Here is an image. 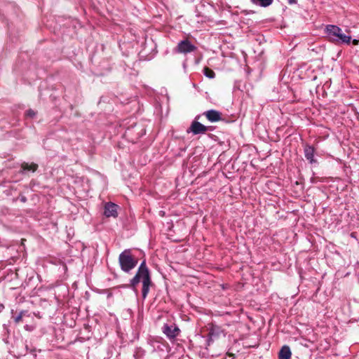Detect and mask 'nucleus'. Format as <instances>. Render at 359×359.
I'll return each mask as SVG.
<instances>
[{
  "label": "nucleus",
  "mask_w": 359,
  "mask_h": 359,
  "mask_svg": "<svg viewBox=\"0 0 359 359\" xmlns=\"http://www.w3.org/2000/svg\"><path fill=\"white\" fill-rule=\"evenodd\" d=\"M326 32L332 39H337L342 32L341 29L337 25H328L325 28Z\"/></svg>",
  "instance_id": "10"
},
{
  "label": "nucleus",
  "mask_w": 359,
  "mask_h": 359,
  "mask_svg": "<svg viewBox=\"0 0 359 359\" xmlns=\"http://www.w3.org/2000/svg\"><path fill=\"white\" fill-rule=\"evenodd\" d=\"M145 133H146L145 129L140 128V131L137 132V138L138 139V138L141 137L142 135H145Z\"/></svg>",
  "instance_id": "16"
},
{
  "label": "nucleus",
  "mask_w": 359,
  "mask_h": 359,
  "mask_svg": "<svg viewBox=\"0 0 359 359\" xmlns=\"http://www.w3.org/2000/svg\"><path fill=\"white\" fill-rule=\"evenodd\" d=\"M118 262L121 270L128 273L137 266L138 259L132 255L130 250H125L119 255Z\"/></svg>",
  "instance_id": "2"
},
{
  "label": "nucleus",
  "mask_w": 359,
  "mask_h": 359,
  "mask_svg": "<svg viewBox=\"0 0 359 359\" xmlns=\"http://www.w3.org/2000/svg\"><path fill=\"white\" fill-rule=\"evenodd\" d=\"M34 351H35V350H34V349H30V350H29V352H30V353H34Z\"/></svg>",
  "instance_id": "26"
},
{
  "label": "nucleus",
  "mask_w": 359,
  "mask_h": 359,
  "mask_svg": "<svg viewBox=\"0 0 359 359\" xmlns=\"http://www.w3.org/2000/svg\"><path fill=\"white\" fill-rule=\"evenodd\" d=\"M304 153L306 159L309 161L310 164H316L318 163V161L315 158V148L309 144H306L304 147Z\"/></svg>",
  "instance_id": "7"
},
{
  "label": "nucleus",
  "mask_w": 359,
  "mask_h": 359,
  "mask_svg": "<svg viewBox=\"0 0 359 359\" xmlns=\"http://www.w3.org/2000/svg\"><path fill=\"white\" fill-rule=\"evenodd\" d=\"M142 282V296L145 299L149 292L150 287L152 285L149 270L146 264L145 260L142 261L135 275L130 281V287L135 290L136 286Z\"/></svg>",
  "instance_id": "1"
},
{
  "label": "nucleus",
  "mask_w": 359,
  "mask_h": 359,
  "mask_svg": "<svg viewBox=\"0 0 359 359\" xmlns=\"http://www.w3.org/2000/svg\"><path fill=\"white\" fill-rule=\"evenodd\" d=\"M203 73L204 75L209 79H213L215 77V72L208 67H205L203 69Z\"/></svg>",
  "instance_id": "14"
},
{
  "label": "nucleus",
  "mask_w": 359,
  "mask_h": 359,
  "mask_svg": "<svg viewBox=\"0 0 359 359\" xmlns=\"http://www.w3.org/2000/svg\"><path fill=\"white\" fill-rule=\"evenodd\" d=\"M22 318L21 316H17L14 318V321L16 324L19 323L22 320Z\"/></svg>",
  "instance_id": "18"
},
{
  "label": "nucleus",
  "mask_w": 359,
  "mask_h": 359,
  "mask_svg": "<svg viewBox=\"0 0 359 359\" xmlns=\"http://www.w3.org/2000/svg\"><path fill=\"white\" fill-rule=\"evenodd\" d=\"M26 114L27 116L32 118L35 116L36 113L32 109H29L27 111Z\"/></svg>",
  "instance_id": "17"
},
{
  "label": "nucleus",
  "mask_w": 359,
  "mask_h": 359,
  "mask_svg": "<svg viewBox=\"0 0 359 359\" xmlns=\"http://www.w3.org/2000/svg\"><path fill=\"white\" fill-rule=\"evenodd\" d=\"M25 311H21L19 313L18 316H21V317L22 318V317H23V316L25 315Z\"/></svg>",
  "instance_id": "24"
},
{
  "label": "nucleus",
  "mask_w": 359,
  "mask_h": 359,
  "mask_svg": "<svg viewBox=\"0 0 359 359\" xmlns=\"http://www.w3.org/2000/svg\"><path fill=\"white\" fill-rule=\"evenodd\" d=\"M251 1L261 7H267L272 4L273 0H251Z\"/></svg>",
  "instance_id": "13"
},
{
  "label": "nucleus",
  "mask_w": 359,
  "mask_h": 359,
  "mask_svg": "<svg viewBox=\"0 0 359 359\" xmlns=\"http://www.w3.org/2000/svg\"><path fill=\"white\" fill-rule=\"evenodd\" d=\"M126 133H132V129L128 128V129L127 130V132H126Z\"/></svg>",
  "instance_id": "25"
},
{
  "label": "nucleus",
  "mask_w": 359,
  "mask_h": 359,
  "mask_svg": "<svg viewBox=\"0 0 359 359\" xmlns=\"http://www.w3.org/2000/svg\"><path fill=\"white\" fill-rule=\"evenodd\" d=\"M25 311H21L19 313L18 316H21V317L22 318V317H23V316L25 315Z\"/></svg>",
  "instance_id": "23"
},
{
  "label": "nucleus",
  "mask_w": 359,
  "mask_h": 359,
  "mask_svg": "<svg viewBox=\"0 0 359 359\" xmlns=\"http://www.w3.org/2000/svg\"><path fill=\"white\" fill-rule=\"evenodd\" d=\"M26 349L28 351L29 350V348L27 346H26Z\"/></svg>",
  "instance_id": "27"
},
{
  "label": "nucleus",
  "mask_w": 359,
  "mask_h": 359,
  "mask_svg": "<svg viewBox=\"0 0 359 359\" xmlns=\"http://www.w3.org/2000/svg\"><path fill=\"white\" fill-rule=\"evenodd\" d=\"M38 165L35 163H28L23 162L20 165L19 172L22 175H27L29 172H34L38 169Z\"/></svg>",
  "instance_id": "9"
},
{
  "label": "nucleus",
  "mask_w": 359,
  "mask_h": 359,
  "mask_svg": "<svg viewBox=\"0 0 359 359\" xmlns=\"http://www.w3.org/2000/svg\"><path fill=\"white\" fill-rule=\"evenodd\" d=\"M208 129L209 127L203 125L197 121H194L187 129V133H192L194 135L204 134Z\"/></svg>",
  "instance_id": "5"
},
{
  "label": "nucleus",
  "mask_w": 359,
  "mask_h": 359,
  "mask_svg": "<svg viewBox=\"0 0 359 359\" xmlns=\"http://www.w3.org/2000/svg\"><path fill=\"white\" fill-rule=\"evenodd\" d=\"M163 333L170 340L175 339L180 333V328L174 323L164 324L162 327Z\"/></svg>",
  "instance_id": "4"
},
{
  "label": "nucleus",
  "mask_w": 359,
  "mask_h": 359,
  "mask_svg": "<svg viewBox=\"0 0 359 359\" xmlns=\"http://www.w3.org/2000/svg\"><path fill=\"white\" fill-rule=\"evenodd\" d=\"M4 309H5L4 305L3 304H0V313H1Z\"/></svg>",
  "instance_id": "22"
},
{
  "label": "nucleus",
  "mask_w": 359,
  "mask_h": 359,
  "mask_svg": "<svg viewBox=\"0 0 359 359\" xmlns=\"http://www.w3.org/2000/svg\"><path fill=\"white\" fill-rule=\"evenodd\" d=\"M196 46L192 44L188 39L180 41L175 48V52L177 53L187 54L195 51Z\"/></svg>",
  "instance_id": "3"
},
{
  "label": "nucleus",
  "mask_w": 359,
  "mask_h": 359,
  "mask_svg": "<svg viewBox=\"0 0 359 359\" xmlns=\"http://www.w3.org/2000/svg\"><path fill=\"white\" fill-rule=\"evenodd\" d=\"M351 36H348L346 34H344L342 32L340 34V36L337 39L333 38V41H341V43L349 44L351 43Z\"/></svg>",
  "instance_id": "12"
},
{
  "label": "nucleus",
  "mask_w": 359,
  "mask_h": 359,
  "mask_svg": "<svg viewBox=\"0 0 359 359\" xmlns=\"http://www.w3.org/2000/svg\"><path fill=\"white\" fill-rule=\"evenodd\" d=\"M352 43H353V45L357 46L359 43V40L358 39H353L352 41Z\"/></svg>",
  "instance_id": "20"
},
{
  "label": "nucleus",
  "mask_w": 359,
  "mask_h": 359,
  "mask_svg": "<svg viewBox=\"0 0 359 359\" xmlns=\"http://www.w3.org/2000/svg\"><path fill=\"white\" fill-rule=\"evenodd\" d=\"M118 205L111 202L106 203L104 207V215L107 217L116 218L118 217Z\"/></svg>",
  "instance_id": "6"
},
{
  "label": "nucleus",
  "mask_w": 359,
  "mask_h": 359,
  "mask_svg": "<svg viewBox=\"0 0 359 359\" xmlns=\"http://www.w3.org/2000/svg\"><path fill=\"white\" fill-rule=\"evenodd\" d=\"M19 198L20 201L22 203H25L27 201V198L25 196H20Z\"/></svg>",
  "instance_id": "19"
},
{
  "label": "nucleus",
  "mask_w": 359,
  "mask_h": 359,
  "mask_svg": "<svg viewBox=\"0 0 359 359\" xmlns=\"http://www.w3.org/2000/svg\"><path fill=\"white\" fill-rule=\"evenodd\" d=\"M292 355V352L288 346H283L280 352H279V359H290Z\"/></svg>",
  "instance_id": "11"
},
{
  "label": "nucleus",
  "mask_w": 359,
  "mask_h": 359,
  "mask_svg": "<svg viewBox=\"0 0 359 359\" xmlns=\"http://www.w3.org/2000/svg\"><path fill=\"white\" fill-rule=\"evenodd\" d=\"M212 333L211 332H210V333L208 334V337L206 339V346H210V344L212 342Z\"/></svg>",
  "instance_id": "15"
},
{
  "label": "nucleus",
  "mask_w": 359,
  "mask_h": 359,
  "mask_svg": "<svg viewBox=\"0 0 359 359\" xmlns=\"http://www.w3.org/2000/svg\"><path fill=\"white\" fill-rule=\"evenodd\" d=\"M203 115H204L207 119L212 123L217 122L222 119V113L215 109H210L204 111Z\"/></svg>",
  "instance_id": "8"
},
{
  "label": "nucleus",
  "mask_w": 359,
  "mask_h": 359,
  "mask_svg": "<svg viewBox=\"0 0 359 359\" xmlns=\"http://www.w3.org/2000/svg\"><path fill=\"white\" fill-rule=\"evenodd\" d=\"M290 4H294L297 3V0H287Z\"/></svg>",
  "instance_id": "21"
}]
</instances>
